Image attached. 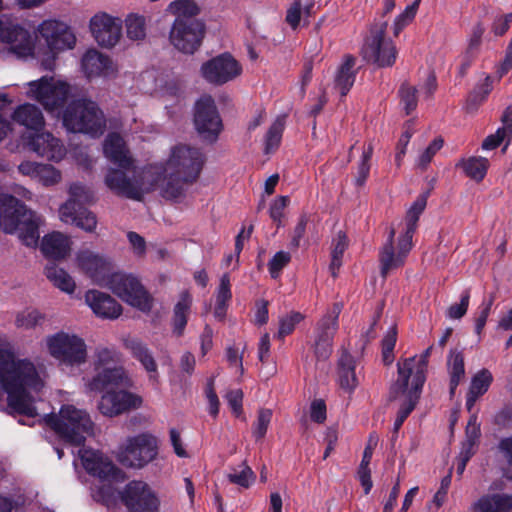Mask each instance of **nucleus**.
<instances>
[{"label":"nucleus","mask_w":512,"mask_h":512,"mask_svg":"<svg viewBox=\"0 0 512 512\" xmlns=\"http://www.w3.org/2000/svg\"><path fill=\"white\" fill-rule=\"evenodd\" d=\"M203 162V155L197 148L177 144L171 147L164 162L142 168L139 185H124V182H117L114 175L108 180L111 186L125 192L130 199L141 200L153 191H159L164 198L176 199L183 194L185 184L199 176Z\"/></svg>","instance_id":"1"},{"label":"nucleus","mask_w":512,"mask_h":512,"mask_svg":"<svg viewBox=\"0 0 512 512\" xmlns=\"http://www.w3.org/2000/svg\"><path fill=\"white\" fill-rule=\"evenodd\" d=\"M43 387L44 378L31 360L0 347V398L6 394L11 410L35 417L34 394Z\"/></svg>","instance_id":"2"},{"label":"nucleus","mask_w":512,"mask_h":512,"mask_svg":"<svg viewBox=\"0 0 512 512\" xmlns=\"http://www.w3.org/2000/svg\"><path fill=\"white\" fill-rule=\"evenodd\" d=\"M44 219L12 195H0V227L3 232L16 235L27 247L35 248L39 243V228Z\"/></svg>","instance_id":"3"},{"label":"nucleus","mask_w":512,"mask_h":512,"mask_svg":"<svg viewBox=\"0 0 512 512\" xmlns=\"http://www.w3.org/2000/svg\"><path fill=\"white\" fill-rule=\"evenodd\" d=\"M36 60L44 69L52 70L58 55L76 46L77 38L71 27L58 20H45L35 31Z\"/></svg>","instance_id":"4"},{"label":"nucleus","mask_w":512,"mask_h":512,"mask_svg":"<svg viewBox=\"0 0 512 512\" xmlns=\"http://www.w3.org/2000/svg\"><path fill=\"white\" fill-rule=\"evenodd\" d=\"M95 374L83 378L86 393H98L110 386H131L132 380L121 365V354L112 347L99 346L95 350Z\"/></svg>","instance_id":"5"},{"label":"nucleus","mask_w":512,"mask_h":512,"mask_svg":"<svg viewBox=\"0 0 512 512\" xmlns=\"http://www.w3.org/2000/svg\"><path fill=\"white\" fill-rule=\"evenodd\" d=\"M103 153L108 161L118 167L117 169L110 168L107 171L104 179L106 186L116 194L129 198L125 192L111 186L108 179L111 175H114L117 182H124V185H139L142 169H135L134 158L125 140L118 133L113 132L107 135L103 143Z\"/></svg>","instance_id":"6"},{"label":"nucleus","mask_w":512,"mask_h":512,"mask_svg":"<svg viewBox=\"0 0 512 512\" xmlns=\"http://www.w3.org/2000/svg\"><path fill=\"white\" fill-rule=\"evenodd\" d=\"M41 347L48 356L66 368L80 367L89 358L86 340L71 331L59 330L46 335Z\"/></svg>","instance_id":"7"},{"label":"nucleus","mask_w":512,"mask_h":512,"mask_svg":"<svg viewBox=\"0 0 512 512\" xmlns=\"http://www.w3.org/2000/svg\"><path fill=\"white\" fill-rule=\"evenodd\" d=\"M432 348L430 346L420 355L405 358L398 362V378L391 387V398H414L418 401L426 379L428 358Z\"/></svg>","instance_id":"8"},{"label":"nucleus","mask_w":512,"mask_h":512,"mask_svg":"<svg viewBox=\"0 0 512 512\" xmlns=\"http://www.w3.org/2000/svg\"><path fill=\"white\" fill-rule=\"evenodd\" d=\"M46 421L62 439L72 445H81L87 436L93 434L94 424L89 414L73 405L62 406L58 415H50Z\"/></svg>","instance_id":"9"},{"label":"nucleus","mask_w":512,"mask_h":512,"mask_svg":"<svg viewBox=\"0 0 512 512\" xmlns=\"http://www.w3.org/2000/svg\"><path fill=\"white\" fill-rule=\"evenodd\" d=\"M63 125L70 132L98 137L106 129V119L95 102L82 99L66 108L63 113Z\"/></svg>","instance_id":"10"},{"label":"nucleus","mask_w":512,"mask_h":512,"mask_svg":"<svg viewBox=\"0 0 512 512\" xmlns=\"http://www.w3.org/2000/svg\"><path fill=\"white\" fill-rule=\"evenodd\" d=\"M26 97L40 103L47 111L63 106L72 95V87L54 76H43L26 84Z\"/></svg>","instance_id":"11"},{"label":"nucleus","mask_w":512,"mask_h":512,"mask_svg":"<svg viewBox=\"0 0 512 512\" xmlns=\"http://www.w3.org/2000/svg\"><path fill=\"white\" fill-rule=\"evenodd\" d=\"M114 295L128 305L147 312L152 307V298L141 281L132 274L116 271L106 284Z\"/></svg>","instance_id":"12"},{"label":"nucleus","mask_w":512,"mask_h":512,"mask_svg":"<svg viewBox=\"0 0 512 512\" xmlns=\"http://www.w3.org/2000/svg\"><path fill=\"white\" fill-rule=\"evenodd\" d=\"M0 45L8 53L20 59H36L35 34L6 17H0Z\"/></svg>","instance_id":"13"},{"label":"nucleus","mask_w":512,"mask_h":512,"mask_svg":"<svg viewBox=\"0 0 512 512\" xmlns=\"http://www.w3.org/2000/svg\"><path fill=\"white\" fill-rule=\"evenodd\" d=\"M74 263L76 268L91 279L94 284L104 288L112 275L116 273L114 263L110 257L87 248L77 251Z\"/></svg>","instance_id":"14"},{"label":"nucleus","mask_w":512,"mask_h":512,"mask_svg":"<svg viewBox=\"0 0 512 512\" xmlns=\"http://www.w3.org/2000/svg\"><path fill=\"white\" fill-rule=\"evenodd\" d=\"M156 455V437L142 433L126 440L119 450L118 460L126 467L141 468L151 462Z\"/></svg>","instance_id":"15"},{"label":"nucleus","mask_w":512,"mask_h":512,"mask_svg":"<svg viewBox=\"0 0 512 512\" xmlns=\"http://www.w3.org/2000/svg\"><path fill=\"white\" fill-rule=\"evenodd\" d=\"M387 22L376 23L370 31L363 47V56L379 67L391 66L396 59V49L392 41L385 38Z\"/></svg>","instance_id":"16"},{"label":"nucleus","mask_w":512,"mask_h":512,"mask_svg":"<svg viewBox=\"0 0 512 512\" xmlns=\"http://www.w3.org/2000/svg\"><path fill=\"white\" fill-rule=\"evenodd\" d=\"M204 25L199 20H174L169 33L170 43L185 54L198 50L204 37Z\"/></svg>","instance_id":"17"},{"label":"nucleus","mask_w":512,"mask_h":512,"mask_svg":"<svg viewBox=\"0 0 512 512\" xmlns=\"http://www.w3.org/2000/svg\"><path fill=\"white\" fill-rule=\"evenodd\" d=\"M200 74L208 83L220 86L238 78L242 66L231 54L223 53L204 62Z\"/></svg>","instance_id":"18"},{"label":"nucleus","mask_w":512,"mask_h":512,"mask_svg":"<svg viewBox=\"0 0 512 512\" xmlns=\"http://www.w3.org/2000/svg\"><path fill=\"white\" fill-rule=\"evenodd\" d=\"M121 499L130 512H159L157 492L143 481H132L121 492Z\"/></svg>","instance_id":"19"},{"label":"nucleus","mask_w":512,"mask_h":512,"mask_svg":"<svg viewBox=\"0 0 512 512\" xmlns=\"http://www.w3.org/2000/svg\"><path fill=\"white\" fill-rule=\"evenodd\" d=\"M23 140L30 151L52 162L62 161L67 154L62 141L52 133L42 129L36 132H28Z\"/></svg>","instance_id":"20"},{"label":"nucleus","mask_w":512,"mask_h":512,"mask_svg":"<svg viewBox=\"0 0 512 512\" xmlns=\"http://www.w3.org/2000/svg\"><path fill=\"white\" fill-rule=\"evenodd\" d=\"M143 402L140 394L127 390H110L101 396L97 407L102 415L116 417L141 408Z\"/></svg>","instance_id":"21"},{"label":"nucleus","mask_w":512,"mask_h":512,"mask_svg":"<svg viewBox=\"0 0 512 512\" xmlns=\"http://www.w3.org/2000/svg\"><path fill=\"white\" fill-rule=\"evenodd\" d=\"M122 20L106 12H98L89 21L94 40L104 48L116 46L122 37Z\"/></svg>","instance_id":"22"},{"label":"nucleus","mask_w":512,"mask_h":512,"mask_svg":"<svg viewBox=\"0 0 512 512\" xmlns=\"http://www.w3.org/2000/svg\"><path fill=\"white\" fill-rule=\"evenodd\" d=\"M194 123L198 133L207 140H215L222 130V121L211 96H202L195 105Z\"/></svg>","instance_id":"23"},{"label":"nucleus","mask_w":512,"mask_h":512,"mask_svg":"<svg viewBox=\"0 0 512 512\" xmlns=\"http://www.w3.org/2000/svg\"><path fill=\"white\" fill-rule=\"evenodd\" d=\"M341 310L342 305L335 303L318 323L314 342V352L318 359L325 360L332 352V340L338 328Z\"/></svg>","instance_id":"24"},{"label":"nucleus","mask_w":512,"mask_h":512,"mask_svg":"<svg viewBox=\"0 0 512 512\" xmlns=\"http://www.w3.org/2000/svg\"><path fill=\"white\" fill-rule=\"evenodd\" d=\"M79 456L88 473L99 477L103 481H124L125 475L122 471L116 468L109 458L102 453L90 449H81L79 450Z\"/></svg>","instance_id":"25"},{"label":"nucleus","mask_w":512,"mask_h":512,"mask_svg":"<svg viewBox=\"0 0 512 512\" xmlns=\"http://www.w3.org/2000/svg\"><path fill=\"white\" fill-rule=\"evenodd\" d=\"M58 217L62 223L74 225L87 233H94L97 228L96 215L84 208L82 204L72 200L67 199L59 206Z\"/></svg>","instance_id":"26"},{"label":"nucleus","mask_w":512,"mask_h":512,"mask_svg":"<svg viewBox=\"0 0 512 512\" xmlns=\"http://www.w3.org/2000/svg\"><path fill=\"white\" fill-rule=\"evenodd\" d=\"M84 300L96 317L105 320H115L123 312L122 305L110 294L90 289L85 292Z\"/></svg>","instance_id":"27"},{"label":"nucleus","mask_w":512,"mask_h":512,"mask_svg":"<svg viewBox=\"0 0 512 512\" xmlns=\"http://www.w3.org/2000/svg\"><path fill=\"white\" fill-rule=\"evenodd\" d=\"M394 236L395 229L391 228L389 231L387 243L384 245L380 254L381 273L383 276H385L391 270L401 267L404 264L408 253L412 249V238L409 237V246L406 248L402 246L404 234L400 235L398 238L397 246L395 247Z\"/></svg>","instance_id":"28"},{"label":"nucleus","mask_w":512,"mask_h":512,"mask_svg":"<svg viewBox=\"0 0 512 512\" xmlns=\"http://www.w3.org/2000/svg\"><path fill=\"white\" fill-rule=\"evenodd\" d=\"M73 241L71 237L60 231H52L43 236L40 241L42 254L53 260H64L72 252Z\"/></svg>","instance_id":"29"},{"label":"nucleus","mask_w":512,"mask_h":512,"mask_svg":"<svg viewBox=\"0 0 512 512\" xmlns=\"http://www.w3.org/2000/svg\"><path fill=\"white\" fill-rule=\"evenodd\" d=\"M81 69L87 78L106 77L113 73L112 62L106 55L92 48L81 58Z\"/></svg>","instance_id":"30"},{"label":"nucleus","mask_w":512,"mask_h":512,"mask_svg":"<svg viewBox=\"0 0 512 512\" xmlns=\"http://www.w3.org/2000/svg\"><path fill=\"white\" fill-rule=\"evenodd\" d=\"M512 495L507 493L484 494L473 501L469 512H510Z\"/></svg>","instance_id":"31"},{"label":"nucleus","mask_w":512,"mask_h":512,"mask_svg":"<svg viewBox=\"0 0 512 512\" xmlns=\"http://www.w3.org/2000/svg\"><path fill=\"white\" fill-rule=\"evenodd\" d=\"M12 118L18 124L26 127L31 132H36L44 127L45 121L41 110L33 104H23L18 106Z\"/></svg>","instance_id":"32"},{"label":"nucleus","mask_w":512,"mask_h":512,"mask_svg":"<svg viewBox=\"0 0 512 512\" xmlns=\"http://www.w3.org/2000/svg\"><path fill=\"white\" fill-rule=\"evenodd\" d=\"M355 367V359L349 353L343 352L338 361V382L340 387L348 393L358 385Z\"/></svg>","instance_id":"33"},{"label":"nucleus","mask_w":512,"mask_h":512,"mask_svg":"<svg viewBox=\"0 0 512 512\" xmlns=\"http://www.w3.org/2000/svg\"><path fill=\"white\" fill-rule=\"evenodd\" d=\"M426 204L427 195L421 194L420 196L417 197V199L408 209L406 217L402 223L404 230V239L402 240V246L406 248L409 246V237L413 238V234L416 230L418 219L422 212L424 211Z\"/></svg>","instance_id":"34"},{"label":"nucleus","mask_w":512,"mask_h":512,"mask_svg":"<svg viewBox=\"0 0 512 512\" xmlns=\"http://www.w3.org/2000/svg\"><path fill=\"white\" fill-rule=\"evenodd\" d=\"M355 63L356 59L354 57L346 55L337 69L334 80L335 89L339 91L341 96H345L354 84L356 75Z\"/></svg>","instance_id":"35"},{"label":"nucleus","mask_w":512,"mask_h":512,"mask_svg":"<svg viewBox=\"0 0 512 512\" xmlns=\"http://www.w3.org/2000/svg\"><path fill=\"white\" fill-rule=\"evenodd\" d=\"M132 355L136 358L146 372L149 374V379L156 382L158 380V365L153 357L152 352L143 343L132 340L128 345Z\"/></svg>","instance_id":"36"},{"label":"nucleus","mask_w":512,"mask_h":512,"mask_svg":"<svg viewBox=\"0 0 512 512\" xmlns=\"http://www.w3.org/2000/svg\"><path fill=\"white\" fill-rule=\"evenodd\" d=\"M480 435V424L477 421V415L472 414L467 423L465 440L462 442L461 450L459 452V456L463 457L464 461H469L475 454Z\"/></svg>","instance_id":"37"},{"label":"nucleus","mask_w":512,"mask_h":512,"mask_svg":"<svg viewBox=\"0 0 512 512\" xmlns=\"http://www.w3.org/2000/svg\"><path fill=\"white\" fill-rule=\"evenodd\" d=\"M512 138V113H505L502 117V127L494 134L487 136L483 143L484 150H492L497 148L501 143L505 142L503 151L506 150Z\"/></svg>","instance_id":"38"},{"label":"nucleus","mask_w":512,"mask_h":512,"mask_svg":"<svg viewBox=\"0 0 512 512\" xmlns=\"http://www.w3.org/2000/svg\"><path fill=\"white\" fill-rule=\"evenodd\" d=\"M45 276L59 290L67 294H73L76 290L74 278L64 269L55 264L45 268Z\"/></svg>","instance_id":"39"},{"label":"nucleus","mask_w":512,"mask_h":512,"mask_svg":"<svg viewBox=\"0 0 512 512\" xmlns=\"http://www.w3.org/2000/svg\"><path fill=\"white\" fill-rule=\"evenodd\" d=\"M493 376L487 369L480 370L471 381L470 389L467 395L466 406L470 411L475 405L477 399L488 390L492 383Z\"/></svg>","instance_id":"40"},{"label":"nucleus","mask_w":512,"mask_h":512,"mask_svg":"<svg viewBox=\"0 0 512 512\" xmlns=\"http://www.w3.org/2000/svg\"><path fill=\"white\" fill-rule=\"evenodd\" d=\"M456 167L461 168L466 176L479 182L481 181L488 170L489 161L484 157H468L461 159Z\"/></svg>","instance_id":"41"},{"label":"nucleus","mask_w":512,"mask_h":512,"mask_svg":"<svg viewBox=\"0 0 512 512\" xmlns=\"http://www.w3.org/2000/svg\"><path fill=\"white\" fill-rule=\"evenodd\" d=\"M126 36L131 41H143L147 36V21L144 15L129 13L124 19Z\"/></svg>","instance_id":"42"},{"label":"nucleus","mask_w":512,"mask_h":512,"mask_svg":"<svg viewBox=\"0 0 512 512\" xmlns=\"http://www.w3.org/2000/svg\"><path fill=\"white\" fill-rule=\"evenodd\" d=\"M192 305V297L188 292H182L180 294L179 300L174 308V332L178 335L183 333V330L187 324V316L190 312V308Z\"/></svg>","instance_id":"43"},{"label":"nucleus","mask_w":512,"mask_h":512,"mask_svg":"<svg viewBox=\"0 0 512 512\" xmlns=\"http://www.w3.org/2000/svg\"><path fill=\"white\" fill-rule=\"evenodd\" d=\"M166 12L175 16V20H195L200 8L194 0H175L167 6Z\"/></svg>","instance_id":"44"},{"label":"nucleus","mask_w":512,"mask_h":512,"mask_svg":"<svg viewBox=\"0 0 512 512\" xmlns=\"http://www.w3.org/2000/svg\"><path fill=\"white\" fill-rule=\"evenodd\" d=\"M231 284L228 274H224L220 279V284L216 292V305L214 308V316L222 320L226 314V308L231 300Z\"/></svg>","instance_id":"45"},{"label":"nucleus","mask_w":512,"mask_h":512,"mask_svg":"<svg viewBox=\"0 0 512 512\" xmlns=\"http://www.w3.org/2000/svg\"><path fill=\"white\" fill-rule=\"evenodd\" d=\"M492 90V79L486 76L483 82L475 87L469 95L465 109L468 113L476 112L478 106L486 99Z\"/></svg>","instance_id":"46"},{"label":"nucleus","mask_w":512,"mask_h":512,"mask_svg":"<svg viewBox=\"0 0 512 512\" xmlns=\"http://www.w3.org/2000/svg\"><path fill=\"white\" fill-rule=\"evenodd\" d=\"M348 246L347 237L343 232H338L332 242L330 271L336 277L342 265L343 254Z\"/></svg>","instance_id":"47"},{"label":"nucleus","mask_w":512,"mask_h":512,"mask_svg":"<svg viewBox=\"0 0 512 512\" xmlns=\"http://www.w3.org/2000/svg\"><path fill=\"white\" fill-rule=\"evenodd\" d=\"M227 478L233 484L249 488L255 482L256 475L247 463L243 462L237 467H232Z\"/></svg>","instance_id":"48"},{"label":"nucleus","mask_w":512,"mask_h":512,"mask_svg":"<svg viewBox=\"0 0 512 512\" xmlns=\"http://www.w3.org/2000/svg\"><path fill=\"white\" fill-rule=\"evenodd\" d=\"M46 321V315L37 309H26L19 312L15 319L18 328L34 329Z\"/></svg>","instance_id":"49"},{"label":"nucleus","mask_w":512,"mask_h":512,"mask_svg":"<svg viewBox=\"0 0 512 512\" xmlns=\"http://www.w3.org/2000/svg\"><path fill=\"white\" fill-rule=\"evenodd\" d=\"M285 127V116H279L270 126L265 137V153L274 152L280 145Z\"/></svg>","instance_id":"50"},{"label":"nucleus","mask_w":512,"mask_h":512,"mask_svg":"<svg viewBox=\"0 0 512 512\" xmlns=\"http://www.w3.org/2000/svg\"><path fill=\"white\" fill-rule=\"evenodd\" d=\"M448 367L451 377L450 392L453 394L455 388L465 375L464 358L462 354L459 352H452L448 360Z\"/></svg>","instance_id":"51"},{"label":"nucleus","mask_w":512,"mask_h":512,"mask_svg":"<svg viewBox=\"0 0 512 512\" xmlns=\"http://www.w3.org/2000/svg\"><path fill=\"white\" fill-rule=\"evenodd\" d=\"M443 139L436 138L434 139L423 151H421L416 158V166L422 170H425L433 157L440 151L443 147Z\"/></svg>","instance_id":"52"},{"label":"nucleus","mask_w":512,"mask_h":512,"mask_svg":"<svg viewBox=\"0 0 512 512\" xmlns=\"http://www.w3.org/2000/svg\"><path fill=\"white\" fill-rule=\"evenodd\" d=\"M67 191L69 195L68 200L82 205L91 202L93 199L92 191L86 185L78 181L70 183Z\"/></svg>","instance_id":"53"},{"label":"nucleus","mask_w":512,"mask_h":512,"mask_svg":"<svg viewBox=\"0 0 512 512\" xmlns=\"http://www.w3.org/2000/svg\"><path fill=\"white\" fill-rule=\"evenodd\" d=\"M37 181L45 187L58 185L62 181V172L51 164L43 163Z\"/></svg>","instance_id":"54"},{"label":"nucleus","mask_w":512,"mask_h":512,"mask_svg":"<svg viewBox=\"0 0 512 512\" xmlns=\"http://www.w3.org/2000/svg\"><path fill=\"white\" fill-rule=\"evenodd\" d=\"M417 89L415 86L404 82L399 89V97L406 114H410L417 106Z\"/></svg>","instance_id":"55"},{"label":"nucleus","mask_w":512,"mask_h":512,"mask_svg":"<svg viewBox=\"0 0 512 512\" xmlns=\"http://www.w3.org/2000/svg\"><path fill=\"white\" fill-rule=\"evenodd\" d=\"M419 3L420 0H415L411 5L407 6L401 14H399L396 17L393 25L395 36H397L402 31V29L414 19L419 7Z\"/></svg>","instance_id":"56"},{"label":"nucleus","mask_w":512,"mask_h":512,"mask_svg":"<svg viewBox=\"0 0 512 512\" xmlns=\"http://www.w3.org/2000/svg\"><path fill=\"white\" fill-rule=\"evenodd\" d=\"M397 340V329L396 326H391L386 332L382 340V355L383 360L386 364L392 363L394 356L393 350Z\"/></svg>","instance_id":"57"},{"label":"nucleus","mask_w":512,"mask_h":512,"mask_svg":"<svg viewBox=\"0 0 512 512\" xmlns=\"http://www.w3.org/2000/svg\"><path fill=\"white\" fill-rule=\"evenodd\" d=\"M290 199L288 196H279L275 198L269 207L270 218L277 224L282 225V219L284 217L285 208L288 206Z\"/></svg>","instance_id":"58"},{"label":"nucleus","mask_w":512,"mask_h":512,"mask_svg":"<svg viewBox=\"0 0 512 512\" xmlns=\"http://www.w3.org/2000/svg\"><path fill=\"white\" fill-rule=\"evenodd\" d=\"M303 319V316L299 312H292L284 317H282L279 321V330L277 336L279 338H284L286 335L293 332L295 326L300 323Z\"/></svg>","instance_id":"59"},{"label":"nucleus","mask_w":512,"mask_h":512,"mask_svg":"<svg viewBox=\"0 0 512 512\" xmlns=\"http://www.w3.org/2000/svg\"><path fill=\"white\" fill-rule=\"evenodd\" d=\"M372 154H373V147L371 144H369L367 146V148L362 153V158L359 163L358 170H357L356 184L359 186H362L365 183V181L369 175V171H370V163L369 162L372 157Z\"/></svg>","instance_id":"60"},{"label":"nucleus","mask_w":512,"mask_h":512,"mask_svg":"<svg viewBox=\"0 0 512 512\" xmlns=\"http://www.w3.org/2000/svg\"><path fill=\"white\" fill-rule=\"evenodd\" d=\"M271 418H272L271 410H269V409L259 410L257 421L254 424V428H253V435L257 440L262 439L265 436L268 426L270 424Z\"/></svg>","instance_id":"61"},{"label":"nucleus","mask_w":512,"mask_h":512,"mask_svg":"<svg viewBox=\"0 0 512 512\" xmlns=\"http://www.w3.org/2000/svg\"><path fill=\"white\" fill-rule=\"evenodd\" d=\"M395 400L401 401V407L399 409L397 418L394 422V430L398 431L405 419L408 417V415L412 412L414 409L417 400H414V398H394Z\"/></svg>","instance_id":"62"},{"label":"nucleus","mask_w":512,"mask_h":512,"mask_svg":"<svg viewBox=\"0 0 512 512\" xmlns=\"http://www.w3.org/2000/svg\"><path fill=\"white\" fill-rule=\"evenodd\" d=\"M290 254L284 251L277 252L269 262V271L273 278H277L279 272L289 263Z\"/></svg>","instance_id":"63"},{"label":"nucleus","mask_w":512,"mask_h":512,"mask_svg":"<svg viewBox=\"0 0 512 512\" xmlns=\"http://www.w3.org/2000/svg\"><path fill=\"white\" fill-rule=\"evenodd\" d=\"M169 441L173 447L174 453L180 458H188L189 454L185 449V445L182 441L181 434L176 428H170L169 430Z\"/></svg>","instance_id":"64"}]
</instances>
